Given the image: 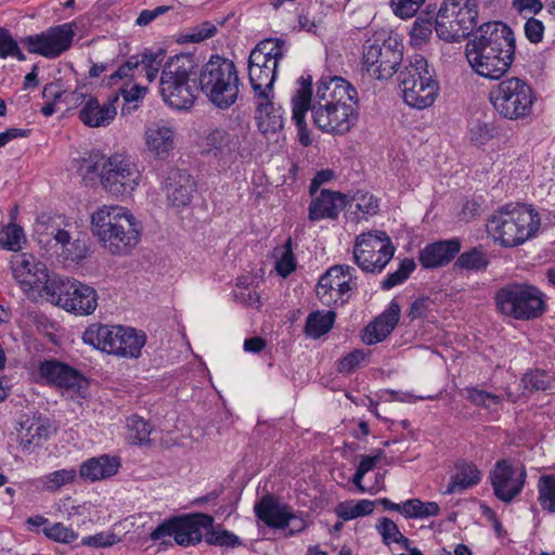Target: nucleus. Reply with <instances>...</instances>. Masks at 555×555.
<instances>
[{
    "instance_id": "1",
    "label": "nucleus",
    "mask_w": 555,
    "mask_h": 555,
    "mask_svg": "<svg viewBox=\"0 0 555 555\" xmlns=\"http://www.w3.org/2000/svg\"><path fill=\"white\" fill-rule=\"evenodd\" d=\"M515 36L501 22L480 25L477 36L466 43L465 55L476 74L500 79L511 67L515 55Z\"/></svg>"
},
{
    "instance_id": "2",
    "label": "nucleus",
    "mask_w": 555,
    "mask_h": 555,
    "mask_svg": "<svg viewBox=\"0 0 555 555\" xmlns=\"http://www.w3.org/2000/svg\"><path fill=\"white\" fill-rule=\"evenodd\" d=\"M297 83L298 88L292 98V119L298 129L299 142L304 146H308L311 144V139L305 119L306 113L311 107L349 103L357 96V91L350 82L339 76H322L317 83L314 95L312 94L311 75L300 76Z\"/></svg>"
},
{
    "instance_id": "3",
    "label": "nucleus",
    "mask_w": 555,
    "mask_h": 555,
    "mask_svg": "<svg viewBox=\"0 0 555 555\" xmlns=\"http://www.w3.org/2000/svg\"><path fill=\"white\" fill-rule=\"evenodd\" d=\"M91 231L103 248L113 256H127L139 244L141 228L125 207L104 205L91 215Z\"/></svg>"
},
{
    "instance_id": "4",
    "label": "nucleus",
    "mask_w": 555,
    "mask_h": 555,
    "mask_svg": "<svg viewBox=\"0 0 555 555\" xmlns=\"http://www.w3.org/2000/svg\"><path fill=\"white\" fill-rule=\"evenodd\" d=\"M540 224V216L532 207L509 203L491 215L487 230L495 243L505 248H512L533 237Z\"/></svg>"
},
{
    "instance_id": "5",
    "label": "nucleus",
    "mask_w": 555,
    "mask_h": 555,
    "mask_svg": "<svg viewBox=\"0 0 555 555\" xmlns=\"http://www.w3.org/2000/svg\"><path fill=\"white\" fill-rule=\"evenodd\" d=\"M197 64L192 54H177L167 60L159 79V92L164 102L177 109H190L196 100Z\"/></svg>"
},
{
    "instance_id": "6",
    "label": "nucleus",
    "mask_w": 555,
    "mask_h": 555,
    "mask_svg": "<svg viewBox=\"0 0 555 555\" xmlns=\"http://www.w3.org/2000/svg\"><path fill=\"white\" fill-rule=\"evenodd\" d=\"M386 80L387 86H392L402 101L415 109L430 107L439 94V83L422 55H415L408 65L386 77Z\"/></svg>"
},
{
    "instance_id": "7",
    "label": "nucleus",
    "mask_w": 555,
    "mask_h": 555,
    "mask_svg": "<svg viewBox=\"0 0 555 555\" xmlns=\"http://www.w3.org/2000/svg\"><path fill=\"white\" fill-rule=\"evenodd\" d=\"M198 85L214 106L230 108L240 95L241 79L236 65L229 59L212 55L198 74Z\"/></svg>"
},
{
    "instance_id": "8",
    "label": "nucleus",
    "mask_w": 555,
    "mask_h": 555,
    "mask_svg": "<svg viewBox=\"0 0 555 555\" xmlns=\"http://www.w3.org/2000/svg\"><path fill=\"white\" fill-rule=\"evenodd\" d=\"M285 55V41L281 39L262 40L251 50L248 57V76L255 98L272 94L278 66Z\"/></svg>"
},
{
    "instance_id": "9",
    "label": "nucleus",
    "mask_w": 555,
    "mask_h": 555,
    "mask_svg": "<svg viewBox=\"0 0 555 555\" xmlns=\"http://www.w3.org/2000/svg\"><path fill=\"white\" fill-rule=\"evenodd\" d=\"M476 0H443L435 20L437 36L447 42L467 38L478 24Z\"/></svg>"
},
{
    "instance_id": "10",
    "label": "nucleus",
    "mask_w": 555,
    "mask_h": 555,
    "mask_svg": "<svg viewBox=\"0 0 555 555\" xmlns=\"http://www.w3.org/2000/svg\"><path fill=\"white\" fill-rule=\"evenodd\" d=\"M489 99L494 111L501 117L508 120H518L532 114L535 96L526 80L511 77L493 86Z\"/></svg>"
},
{
    "instance_id": "11",
    "label": "nucleus",
    "mask_w": 555,
    "mask_h": 555,
    "mask_svg": "<svg viewBox=\"0 0 555 555\" xmlns=\"http://www.w3.org/2000/svg\"><path fill=\"white\" fill-rule=\"evenodd\" d=\"M544 296L533 285L512 283L500 288L494 297L498 310L515 320H531L545 310Z\"/></svg>"
},
{
    "instance_id": "12",
    "label": "nucleus",
    "mask_w": 555,
    "mask_h": 555,
    "mask_svg": "<svg viewBox=\"0 0 555 555\" xmlns=\"http://www.w3.org/2000/svg\"><path fill=\"white\" fill-rule=\"evenodd\" d=\"M247 131L241 126L217 127L203 138L202 154L218 168H230L241 155Z\"/></svg>"
},
{
    "instance_id": "13",
    "label": "nucleus",
    "mask_w": 555,
    "mask_h": 555,
    "mask_svg": "<svg viewBox=\"0 0 555 555\" xmlns=\"http://www.w3.org/2000/svg\"><path fill=\"white\" fill-rule=\"evenodd\" d=\"M214 521V517L207 514L173 517L158 525L151 532V539L158 541L165 537H172L178 545H196L203 540L202 529L211 527Z\"/></svg>"
},
{
    "instance_id": "14",
    "label": "nucleus",
    "mask_w": 555,
    "mask_h": 555,
    "mask_svg": "<svg viewBox=\"0 0 555 555\" xmlns=\"http://www.w3.org/2000/svg\"><path fill=\"white\" fill-rule=\"evenodd\" d=\"M140 178L135 164L121 154L104 160L103 171L100 172L102 186L114 196L130 194L139 185Z\"/></svg>"
},
{
    "instance_id": "15",
    "label": "nucleus",
    "mask_w": 555,
    "mask_h": 555,
    "mask_svg": "<svg viewBox=\"0 0 555 555\" xmlns=\"http://www.w3.org/2000/svg\"><path fill=\"white\" fill-rule=\"evenodd\" d=\"M74 37V24L64 23L40 34L23 37L21 42L29 53L53 60L72 47Z\"/></svg>"
},
{
    "instance_id": "16",
    "label": "nucleus",
    "mask_w": 555,
    "mask_h": 555,
    "mask_svg": "<svg viewBox=\"0 0 555 555\" xmlns=\"http://www.w3.org/2000/svg\"><path fill=\"white\" fill-rule=\"evenodd\" d=\"M350 267L337 264L330 268L319 280L317 296L327 307L345 305L356 287Z\"/></svg>"
},
{
    "instance_id": "17",
    "label": "nucleus",
    "mask_w": 555,
    "mask_h": 555,
    "mask_svg": "<svg viewBox=\"0 0 555 555\" xmlns=\"http://www.w3.org/2000/svg\"><path fill=\"white\" fill-rule=\"evenodd\" d=\"M527 478L522 465L514 466L508 460L498 461L490 472V481L495 496L512 502L524 489Z\"/></svg>"
},
{
    "instance_id": "18",
    "label": "nucleus",
    "mask_w": 555,
    "mask_h": 555,
    "mask_svg": "<svg viewBox=\"0 0 555 555\" xmlns=\"http://www.w3.org/2000/svg\"><path fill=\"white\" fill-rule=\"evenodd\" d=\"M38 373L47 384L75 393H82L88 388L87 378L78 370L55 359L40 362Z\"/></svg>"
},
{
    "instance_id": "19",
    "label": "nucleus",
    "mask_w": 555,
    "mask_h": 555,
    "mask_svg": "<svg viewBox=\"0 0 555 555\" xmlns=\"http://www.w3.org/2000/svg\"><path fill=\"white\" fill-rule=\"evenodd\" d=\"M314 125L326 133L344 134L357 120L354 108L350 103L327 107H311Z\"/></svg>"
},
{
    "instance_id": "20",
    "label": "nucleus",
    "mask_w": 555,
    "mask_h": 555,
    "mask_svg": "<svg viewBox=\"0 0 555 555\" xmlns=\"http://www.w3.org/2000/svg\"><path fill=\"white\" fill-rule=\"evenodd\" d=\"M12 274L21 289L29 297L34 288L47 276V266L33 254L21 253L12 256L10 261Z\"/></svg>"
},
{
    "instance_id": "21",
    "label": "nucleus",
    "mask_w": 555,
    "mask_h": 555,
    "mask_svg": "<svg viewBox=\"0 0 555 555\" xmlns=\"http://www.w3.org/2000/svg\"><path fill=\"white\" fill-rule=\"evenodd\" d=\"M195 190V181L186 170L177 168L168 170L163 191L170 206L184 207L189 205Z\"/></svg>"
},
{
    "instance_id": "22",
    "label": "nucleus",
    "mask_w": 555,
    "mask_h": 555,
    "mask_svg": "<svg viewBox=\"0 0 555 555\" xmlns=\"http://www.w3.org/2000/svg\"><path fill=\"white\" fill-rule=\"evenodd\" d=\"M353 257L363 271H382V232H369L358 236Z\"/></svg>"
},
{
    "instance_id": "23",
    "label": "nucleus",
    "mask_w": 555,
    "mask_h": 555,
    "mask_svg": "<svg viewBox=\"0 0 555 555\" xmlns=\"http://www.w3.org/2000/svg\"><path fill=\"white\" fill-rule=\"evenodd\" d=\"M359 74L364 85L382 79V34L375 31L363 44Z\"/></svg>"
},
{
    "instance_id": "24",
    "label": "nucleus",
    "mask_w": 555,
    "mask_h": 555,
    "mask_svg": "<svg viewBox=\"0 0 555 555\" xmlns=\"http://www.w3.org/2000/svg\"><path fill=\"white\" fill-rule=\"evenodd\" d=\"M72 287L67 289L62 308L77 315H89L98 307L96 291L77 280L70 281Z\"/></svg>"
},
{
    "instance_id": "25",
    "label": "nucleus",
    "mask_w": 555,
    "mask_h": 555,
    "mask_svg": "<svg viewBox=\"0 0 555 555\" xmlns=\"http://www.w3.org/2000/svg\"><path fill=\"white\" fill-rule=\"evenodd\" d=\"M118 95L115 94L105 103L100 104L99 100L92 95L88 98L85 105L79 111L80 121L91 128H100L108 126L117 114L115 103Z\"/></svg>"
},
{
    "instance_id": "26",
    "label": "nucleus",
    "mask_w": 555,
    "mask_h": 555,
    "mask_svg": "<svg viewBox=\"0 0 555 555\" xmlns=\"http://www.w3.org/2000/svg\"><path fill=\"white\" fill-rule=\"evenodd\" d=\"M291 506L281 503L274 495L262 496L254 506L256 517L266 526L274 529L287 528Z\"/></svg>"
},
{
    "instance_id": "27",
    "label": "nucleus",
    "mask_w": 555,
    "mask_h": 555,
    "mask_svg": "<svg viewBox=\"0 0 555 555\" xmlns=\"http://www.w3.org/2000/svg\"><path fill=\"white\" fill-rule=\"evenodd\" d=\"M461 250L459 238L437 241L427 244L421 251L418 260L426 269L440 268L448 264Z\"/></svg>"
},
{
    "instance_id": "28",
    "label": "nucleus",
    "mask_w": 555,
    "mask_h": 555,
    "mask_svg": "<svg viewBox=\"0 0 555 555\" xmlns=\"http://www.w3.org/2000/svg\"><path fill=\"white\" fill-rule=\"evenodd\" d=\"M56 245L60 246V257L64 261L78 263L89 256V245L86 234L73 237L65 229H55L51 232Z\"/></svg>"
},
{
    "instance_id": "29",
    "label": "nucleus",
    "mask_w": 555,
    "mask_h": 555,
    "mask_svg": "<svg viewBox=\"0 0 555 555\" xmlns=\"http://www.w3.org/2000/svg\"><path fill=\"white\" fill-rule=\"evenodd\" d=\"M347 198L339 192L322 190L309 206V219L319 221L322 219H336L346 207Z\"/></svg>"
},
{
    "instance_id": "30",
    "label": "nucleus",
    "mask_w": 555,
    "mask_h": 555,
    "mask_svg": "<svg viewBox=\"0 0 555 555\" xmlns=\"http://www.w3.org/2000/svg\"><path fill=\"white\" fill-rule=\"evenodd\" d=\"M119 333L120 325L93 323L82 333V340L98 350L114 356Z\"/></svg>"
},
{
    "instance_id": "31",
    "label": "nucleus",
    "mask_w": 555,
    "mask_h": 555,
    "mask_svg": "<svg viewBox=\"0 0 555 555\" xmlns=\"http://www.w3.org/2000/svg\"><path fill=\"white\" fill-rule=\"evenodd\" d=\"M257 101V124L263 134L276 133L284 126L282 107L271 101V95H261Z\"/></svg>"
},
{
    "instance_id": "32",
    "label": "nucleus",
    "mask_w": 555,
    "mask_h": 555,
    "mask_svg": "<svg viewBox=\"0 0 555 555\" xmlns=\"http://www.w3.org/2000/svg\"><path fill=\"white\" fill-rule=\"evenodd\" d=\"M70 281L57 274H50L47 270V276L37 284L34 288V296H29V298L43 297L49 302L62 308L67 289L72 287Z\"/></svg>"
},
{
    "instance_id": "33",
    "label": "nucleus",
    "mask_w": 555,
    "mask_h": 555,
    "mask_svg": "<svg viewBox=\"0 0 555 555\" xmlns=\"http://www.w3.org/2000/svg\"><path fill=\"white\" fill-rule=\"evenodd\" d=\"M145 343L146 336L143 332L120 325V333L117 337L114 356L137 359L141 356Z\"/></svg>"
},
{
    "instance_id": "34",
    "label": "nucleus",
    "mask_w": 555,
    "mask_h": 555,
    "mask_svg": "<svg viewBox=\"0 0 555 555\" xmlns=\"http://www.w3.org/2000/svg\"><path fill=\"white\" fill-rule=\"evenodd\" d=\"M120 466L118 457L101 455L83 462L80 466V477L91 481L114 476Z\"/></svg>"
},
{
    "instance_id": "35",
    "label": "nucleus",
    "mask_w": 555,
    "mask_h": 555,
    "mask_svg": "<svg viewBox=\"0 0 555 555\" xmlns=\"http://www.w3.org/2000/svg\"><path fill=\"white\" fill-rule=\"evenodd\" d=\"M145 143L150 152L165 158L175 145L173 131L167 126L154 124L145 130Z\"/></svg>"
},
{
    "instance_id": "36",
    "label": "nucleus",
    "mask_w": 555,
    "mask_h": 555,
    "mask_svg": "<svg viewBox=\"0 0 555 555\" xmlns=\"http://www.w3.org/2000/svg\"><path fill=\"white\" fill-rule=\"evenodd\" d=\"M480 480L481 473L474 463L467 461L457 462L446 492L449 494L463 492L478 485Z\"/></svg>"
},
{
    "instance_id": "37",
    "label": "nucleus",
    "mask_w": 555,
    "mask_h": 555,
    "mask_svg": "<svg viewBox=\"0 0 555 555\" xmlns=\"http://www.w3.org/2000/svg\"><path fill=\"white\" fill-rule=\"evenodd\" d=\"M385 509L399 512L406 518H425L438 515L440 508L436 502H422L418 499H411L398 504L384 498Z\"/></svg>"
},
{
    "instance_id": "38",
    "label": "nucleus",
    "mask_w": 555,
    "mask_h": 555,
    "mask_svg": "<svg viewBox=\"0 0 555 555\" xmlns=\"http://www.w3.org/2000/svg\"><path fill=\"white\" fill-rule=\"evenodd\" d=\"M403 60V38L399 34L390 33L384 39V79L395 75L404 65Z\"/></svg>"
},
{
    "instance_id": "39",
    "label": "nucleus",
    "mask_w": 555,
    "mask_h": 555,
    "mask_svg": "<svg viewBox=\"0 0 555 555\" xmlns=\"http://www.w3.org/2000/svg\"><path fill=\"white\" fill-rule=\"evenodd\" d=\"M379 459V453L371 456V455H363L361 456V461L358 465V468L356 470V474L352 477V483L357 487V489L362 493H377L380 490L379 483L373 482L370 483L365 480V476L372 472L376 463Z\"/></svg>"
},
{
    "instance_id": "40",
    "label": "nucleus",
    "mask_w": 555,
    "mask_h": 555,
    "mask_svg": "<svg viewBox=\"0 0 555 555\" xmlns=\"http://www.w3.org/2000/svg\"><path fill=\"white\" fill-rule=\"evenodd\" d=\"M76 476L77 474L74 468L59 469L37 478L34 485L37 489L55 492L63 486L72 483L76 479Z\"/></svg>"
},
{
    "instance_id": "41",
    "label": "nucleus",
    "mask_w": 555,
    "mask_h": 555,
    "mask_svg": "<svg viewBox=\"0 0 555 555\" xmlns=\"http://www.w3.org/2000/svg\"><path fill=\"white\" fill-rule=\"evenodd\" d=\"M376 503H382L380 500L370 501V500H360V501H344L340 502L336 508L335 513L338 518L343 520H351L358 517L366 516L373 513Z\"/></svg>"
},
{
    "instance_id": "42",
    "label": "nucleus",
    "mask_w": 555,
    "mask_h": 555,
    "mask_svg": "<svg viewBox=\"0 0 555 555\" xmlns=\"http://www.w3.org/2000/svg\"><path fill=\"white\" fill-rule=\"evenodd\" d=\"M537 501L543 512L555 514V475H541L537 482Z\"/></svg>"
},
{
    "instance_id": "43",
    "label": "nucleus",
    "mask_w": 555,
    "mask_h": 555,
    "mask_svg": "<svg viewBox=\"0 0 555 555\" xmlns=\"http://www.w3.org/2000/svg\"><path fill=\"white\" fill-rule=\"evenodd\" d=\"M127 440L130 444L144 446L150 442L152 426L142 417L132 415L126 421Z\"/></svg>"
},
{
    "instance_id": "44",
    "label": "nucleus",
    "mask_w": 555,
    "mask_h": 555,
    "mask_svg": "<svg viewBox=\"0 0 555 555\" xmlns=\"http://www.w3.org/2000/svg\"><path fill=\"white\" fill-rule=\"evenodd\" d=\"M335 321V312L327 311L322 313L320 311L312 312L308 315L306 321V334L313 338H319L326 334L333 327Z\"/></svg>"
},
{
    "instance_id": "45",
    "label": "nucleus",
    "mask_w": 555,
    "mask_h": 555,
    "mask_svg": "<svg viewBox=\"0 0 555 555\" xmlns=\"http://www.w3.org/2000/svg\"><path fill=\"white\" fill-rule=\"evenodd\" d=\"M489 264V257L482 246L464 251L455 261V266L468 271H483Z\"/></svg>"
},
{
    "instance_id": "46",
    "label": "nucleus",
    "mask_w": 555,
    "mask_h": 555,
    "mask_svg": "<svg viewBox=\"0 0 555 555\" xmlns=\"http://www.w3.org/2000/svg\"><path fill=\"white\" fill-rule=\"evenodd\" d=\"M205 541L209 545H216L224 548H235L243 545L240 537L233 532L222 529L221 526L206 528Z\"/></svg>"
},
{
    "instance_id": "47",
    "label": "nucleus",
    "mask_w": 555,
    "mask_h": 555,
    "mask_svg": "<svg viewBox=\"0 0 555 555\" xmlns=\"http://www.w3.org/2000/svg\"><path fill=\"white\" fill-rule=\"evenodd\" d=\"M371 351L354 349L340 358L336 363V370L344 376H349L358 369L369 363Z\"/></svg>"
},
{
    "instance_id": "48",
    "label": "nucleus",
    "mask_w": 555,
    "mask_h": 555,
    "mask_svg": "<svg viewBox=\"0 0 555 555\" xmlns=\"http://www.w3.org/2000/svg\"><path fill=\"white\" fill-rule=\"evenodd\" d=\"M119 92L125 101L121 113L126 114L138 108L139 102L143 100L147 92V88L138 82L128 81L119 89Z\"/></svg>"
},
{
    "instance_id": "49",
    "label": "nucleus",
    "mask_w": 555,
    "mask_h": 555,
    "mask_svg": "<svg viewBox=\"0 0 555 555\" xmlns=\"http://www.w3.org/2000/svg\"><path fill=\"white\" fill-rule=\"evenodd\" d=\"M50 433V425L47 421H34L26 428V433L21 436L20 446L23 449H29L33 444H39L41 439L47 438Z\"/></svg>"
},
{
    "instance_id": "50",
    "label": "nucleus",
    "mask_w": 555,
    "mask_h": 555,
    "mask_svg": "<svg viewBox=\"0 0 555 555\" xmlns=\"http://www.w3.org/2000/svg\"><path fill=\"white\" fill-rule=\"evenodd\" d=\"M552 382V377L543 370L529 371L521 378L524 388L530 392L545 391L551 388Z\"/></svg>"
},
{
    "instance_id": "51",
    "label": "nucleus",
    "mask_w": 555,
    "mask_h": 555,
    "mask_svg": "<svg viewBox=\"0 0 555 555\" xmlns=\"http://www.w3.org/2000/svg\"><path fill=\"white\" fill-rule=\"evenodd\" d=\"M433 21L427 16H418L410 30L411 41L414 46H422L433 34Z\"/></svg>"
},
{
    "instance_id": "52",
    "label": "nucleus",
    "mask_w": 555,
    "mask_h": 555,
    "mask_svg": "<svg viewBox=\"0 0 555 555\" xmlns=\"http://www.w3.org/2000/svg\"><path fill=\"white\" fill-rule=\"evenodd\" d=\"M275 270L283 278L288 276L296 270V259L293 253V243L291 237L282 247V253L275 263Z\"/></svg>"
},
{
    "instance_id": "53",
    "label": "nucleus",
    "mask_w": 555,
    "mask_h": 555,
    "mask_svg": "<svg viewBox=\"0 0 555 555\" xmlns=\"http://www.w3.org/2000/svg\"><path fill=\"white\" fill-rule=\"evenodd\" d=\"M107 158L100 154H90L89 157L83 158L78 168L83 180H93L95 176L100 177V172L103 171V163Z\"/></svg>"
},
{
    "instance_id": "54",
    "label": "nucleus",
    "mask_w": 555,
    "mask_h": 555,
    "mask_svg": "<svg viewBox=\"0 0 555 555\" xmlns=\"http://www.w3.org/2000/svg\"><path fill=\"white\" fill-rule=\"evenodd\" d=\"M415 262L413 259L405 258L403 259L399 268L387 275V279L384 280V288L390 289L397 285L402 284L410 274L415 270Z\"/></svg>"
},
{
    "instance_id": "55",
    "label": "nucleus",
    "mask_w": 555,
    "mask_h": 555,
    "mask_svg": "<svg viewBox=\"0 0 555 555\" xmlns=\"http://www.w3.org/2000/svg\"><path fill=\"white\" fill-rule=\"evenodd\" d=\"M352 204L363 217L376 215L379 209L378 199L369 192H357L352 198Z\"/></svg>"
},
{
    "instance_id": "56",
    "label": "nucleus",
    "mask_w": 555,
    "mask_h": 555,
    "mask_svg": "<svg viewBox=\"0 0 555 555\" xmlns=\"http://www.w3.org/2000/svg\"><path fill=\"white\" fill-rule=\"evenodd\" d=\"M43 533L50 540L59 543H70L78 538V533L62 522H55L43 528Z\"/></svg>"
},
{
    "instance_id": "57",
    "label": "nucleus",
    "mask_w": 555,
    "mask_h": 555,
    "mask_svg": "<svg viewBox=\"0 0 555 555\" xmlns=\"http://www.w3.org/2000/svg\"><path fill=\"white\" fill-rule=\"evenodd\" d=\"M139 77H141L140 55H132L111 75L109 83H114L117 78H130L132 81Z\"/></svg>"
},
{
    "instance_id": "58",
    "label": "nucleus",
    "mask_w": 555,
    "mask_h": 555,
    "mask_svg": "<svg viewBox=\"0 0 555 555\" xmlns=\"http://www.w3.org/2000/svg\"><path fill=\"white\" fill-rule=\"evenodd\" d=\"M158 57L159 55L153 52H144L140 54L141 76H145L149 82L154 81L157 77L162 61Z\"/></svg>"
},
{
    "instance_id": "59",
    "label": "nucleus",
    "mask_w": 555,
    "mask_h": 555,
    "mask_svg": "<svg viewBox=\"0 0 555 555\" xmlns=\"http://www.w3.org/2000/svg\"><path fill=\"white\" fill-rule=\"evenodd\" d=\"M426 0H391L390 7L395 15L406 20L413 17Z\"/></svg>"
},
{
    "instance_id": "60",
    "label": "nucleus",
    "mask_w": 555,
    "mask_h": 555,
    "mask_svg": "<svg viewBox=\"0 0 555 555\" xmlns=\"http://www.w3.org/2000/svg\"><path fill=\"white\" fill-rule=\"evenodd\" d=\"M22 240H24L23 229L15 224H10L2 231L1 245L8 250H18Z\"/></svg>"
},
{
    "instance_id": "61",
    "label": "nucleus",
    "mask_w": 555,
    "mask_h": 555,
    "mask_svg": "<svg viewBox=\"0 0 555 555\" xmlns=\"http://www.w3.org/2000/svg\"><path fill=\"white\" fill-rule=\"evenodd\" d=\"M465 391H466V397L470 402H473L477 405H482L485 408H490L492 405H499L502 401L498 395H494V393H491V392H488L485 390H480L477 388L469 387V388H466Z\"/></svg>"
},
{
    "instance_id": "62",
    "label": "nucleus",
    "mask_w": 555,
    "mask_h": 555,
    "mask_svg": "<svg viewBox=\"0 0 555 555\" xmlns=\"http://www.w3.org/2000/svg\"><path fill=\"white\" fill-rule=\"evenodd\" d=\"M545 26L543 22L531 15L527 18L524 25V34L529 42L537 44L542 42L544 37Z\"/></svg>"
},
{
    "instance_id": "63",
    "label": "nucleus",
    "mask_w": 555,
    "mask_h": 555,
    "mask_svg": "<svg viewBox=\"0 0 555 555\" xmlns=\"http://www.w3.org/2000/svg\"><path fill=\"white\" fill-rule=\"evenodd\" d=\"M409 539L405 538L398 529V526L390 519L384 517V543H396L401 548H409Z\"/></svg>"
},
{
    "instance_id": "64",
    "label": "nucleus",
    "mask_w": 555,
    "mask_h": 555,
    "mask_svg": "<svg viewBox=\"0 0 555 555\" xmlns=\"http://www.w3.org/2000/svg\"><path fill=\"white\" fill-rule=\"evenodd\" d=\"M119 541L115 533L99 532L93 535L83 537L81 544L89 547L101 548L109 547Z\"/></svg>"
}]
</instances>
